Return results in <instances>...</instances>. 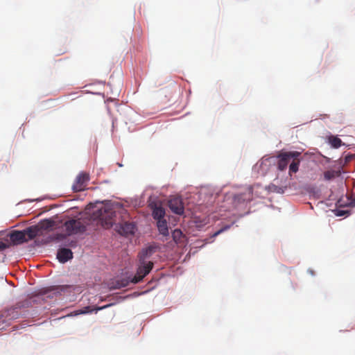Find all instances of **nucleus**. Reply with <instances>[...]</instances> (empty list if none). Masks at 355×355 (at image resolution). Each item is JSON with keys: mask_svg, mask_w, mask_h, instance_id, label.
<instances>
[{"mask_svg": "<svg viewBox=\"0 0 355 355\" xmlns=\"http://www.w3.org/2000/svg\"><path fill=\"white\" fill-rule=\"evenodd\" d=\"M301 155L302 153L299 151H287L279 153L277 156L278 159L277 168L279 171H284L287 168L288 163L291 162L289 165V175H291L292 173H297L302 160Z\"/></svg>", "mask_w": 355, "mask_h": 355, "instance_id": "1", "label": "nucleus"}, {"mask_svg": "<svg viewBox=\"0 0 355 355\" xmlns=\"http://www.w3.org/2000/svg\"><path fill=\"white\" fill-rule=\"evenodd\" d=\"M63 233L56 234L55 240H62L68 236L84 232L86 230L85 225L80 219H71L66 221L62 226Z\"/></svg>", "mask_w": 355, "mask_h": 355, "instance_id": "2", "label": "nucleus"}, {"mask_svg": "<svg viewBox=\"0 0 355 355\" xmlns=\"http://www.w3.org/2000/svg\"><path fill=\"white\" fill-rule=\"evenodd\" d=\"M36 237L35 227H28L26 229L19 231L13 230L7 234L6 238L10 240V245H20ZM8 241V239H6Z\"/></svg>", "mask_w": 355, "mask_h": 355, "instance_id": "3", "label": "nucleus"}, {"mask_svg": "<svg viewBox=\"0 0 355 355\" xmlns=\"http://www.w3.org/2000/svg\"><path fill=\"white\" fill-rule=\"evenodd\" d=\"M94 216L98 218L108 228L113 225V217L115 216V211L110 205H103L94 213Z\"/></svg>", "mask_w": 355, "mask_h": 355, "instance_id": "4", "label": "nucleus"}, {"mask_svg": "<svg viewBox=\"0 0 355 355\" xmlns=\"http://www.w3.org/2000/svg\"><path fill=\"white\" fill-rule=\"evenodd\" d=\"M139 266L137 268L136 275L131 279L133 284H137L141 282L152 270L153 263L152 261H139Z\"/></svg>", "mask_w": 355, "mask_h": 355, "instance_id": "5", "label": "nucleus"}, {"mask_svg": "<svg viewBox=\"0 0 355 355\" xmlns=\"http://www.w3.org/2000/svg\"><path fill=\"white\" fill-rule=\"evenodd\" d=\"M168 207L171 211L178 215H182L184 207L182 199L179 196L171 197L168 202Z\"/></svg>", "mask_w": 355, "mask_h": 355, "instance_id": "6", "label": "nucleus"}, {"mask_svg": "<svg viewBox=\"0 0 355 355\" xmlns=\"http://www.w3.org/2000/svg\"><path fill=\"white\" fill-rule=\"evenodd\" d=\"M89 180V175L87 173L82 172L76 178L72 186V189L75 192L83 191Z\"/></svg>", "mask_w": 355, "mask_h": 355, "instance_id": "7", "label": "nucleus"}, {"mask_svg": "<svg viewBox=\"0 0 355 355\" xmlns=\"http://www.w3.org/2000/svg\"><path fill=\"white\" fill-rule=\"evenodd\" d=\"M31 227H35L37 236L42 230H51L56 229L58 227V225L53 220L44 219L41 220L37 225L31 226Z\"/></svg>", "mask_w": 355, "mask_h": 355, "instance_id": "8", "label": "nucleus"}, {"mask_svg": "<svg viewBox=\"0 0 355 355\" xmlns=\"http://www.w3.org/2000/svg\"><path fill=\"white\" fill-rule=\"evenodd\" d=\"M57 258L61 263H65L73 258V253L69 248H61L58 251Z\"/></svg>", "mask_w": 355, "mask_h": 355, "instance_id": "9", "label": "nucleus"}, {"mask_svg": "<svg viewBox=\"0 0 355 355\" xmlns=\"http://www.w3.org/2000/svg\"><path fill=\"white\" fill-rule=\"evenodd\" d=\"M252 191L251 189H248L246 192L239 193L234 196V201L236 203H240L247 200H250L252 198Z\"/></svg>", "mask_w": 355, "mask_h": 355, "instance_id": "10", "label": "nucleus"}, {"mask_svg": "<svg viewBox=\"0 0 355 355\" xmlns=\"http://www.w3.org/2000/svg\"><path fill=\"white\" fill-rule=\"evenodd\" d=\"M155 252V248L153 246H149L145 249H143L139 254V261H147L152 254Z\"/></svg>", "mask_w": 355, "mask_h": 355, "instance_id": "11", "label": "nucleus"}, {"mask_svg": "<svg viewBox=\"0 0 355 355\" xmlns=\"http://www.w3.org/2000/svg\"><path fill=\"white\" fill-rule=\"evenodd\" d=\"M165 216V209L162 206L155 205L153 207V216L154 219L159 220L164 219Z\"/></svg>", "mask_w": 355, "mask_h": 355, "instance_id": "12", "label": "nucleus"}, {"mask_svg": "<svg viewBox=\"0 0 355 355\" xmlns=\"http://www.w3.org/2000/svg\"><path fill=\"white\" fill-rule=\"evenodd\" d=\"M135 230V225L132 223H124L121 225V234L125 235L133 234Z\"/></svg>", "mask_w": 355, "mask_h": 355, "instance_id": "13", "label": "nucleus"}, {"mask_svg": "<svg viewBox=\"0 0 355 355\" xmlns=\"http://www.w3.org/2000/svg\"><path fill=\"white\" fill-rule=\"evenodd\" d=\"M157 228L161 234L164 236L168 235V229L167 225V222L165 219L159 220L157 222Z\"/></svg>", "mask_w": 355, "mask_h": 355, "instance_id": "14", "label": "nucleus"}, {"mask_svg": "<svg viewBox=\"0 0 355 355\" xmlns=\"http://www.w3.org/2000/svg\"><path fill=\"white\" fill-rule=\"evenodd\" d=\"M172 237L173 241L176 243H180L182 242V239L184 237V234L180 229H175L172 232Z\"/></svg>", "mask_w": 355, "mask_h": 355, "instance_id": "15", "label": "nucleus"}, {"mask_svg": "<svg viewBox=\"0 0 355 355\" xmlns=\"http://www.w3.org/2000/svg\"><path fill=\"white\" fill-rule=\"evenodd\" d=\"M340 175V171H327L324 173V178L326 180H331Z\"/></svg>", "mask_w": 355, "mask_h": 355, "instance_id": "16", "label": "nucleus"}, {"mask_svg": "<svg viewBox=\"0 0 355 355\" xmlns=\"http://www.w3.org/2000/svg\"><path fill=\"white\" fill-rule=\"evenodd\" d=\"M329 143L335 148L340 147L343 144L341 139L337 137H331L329 138Z\"/></svg>", "mask_w": 355, "mask_h": 355, "instance_id": "17", "label": "nucleus"}, {"mask_svg": "<svg viewBox=\"0 0 355 355\" xmlns=\"http://www.w3.org/2000/svg\"><path fill=\"white\" fill-rule=\"evenodd\" d=\"M8 325V323L4 316L0 314V330L4 329Z\"/></svg>", "mask_w": 355, "mask_h": 355, "instance_id": "18", "label": "nucleus"}, {"mask_svg": "<svg viewBox=\"0 0 355 355\" xmlns=\"http://www.w3.org/2000/svg\"><path fill=\"white\" fill-rule=\"evenodd\" d=\"M89 306H85L83 309L77 311L76 314H85L92 312Z\"/></svg>", "mask_w": 355, "mask_h": 355, "instance_id": "19", "label": "nucleus"}, {"mask_svg": "<svg viewBox=\"0 0 355 355\" xmlns=\"http://www.w3.org/2000/svg\"><path fill=\"white\" fill-rule=\"evenodd\" d=\"M10 246V243L0 241V252L3 251Z\"/></svg>", "mask_w": 355, "mask_h": 355, "instance_id": "20", "label": "nucleus"}, {"mask_svg": "<svg viewBox=\"0 0 355 355\" xmlns=\"http://www.w3.org/2000/svg\"><path fill=\"white\" fill-rule=\"evenodd\" d=\"M229 228V226H227L224 228H222L220 230H219L218 231L216 232L213 235H212V237H216V236L219 235L221 232H223L224 230H227Z\"/></svg>", "mask_w": 355, "mask_h": 355, "instance_id": "21", "label": "nucleus"}, {"mask_svg": "<svg viewBox=\"0 0 355 355\" xmlns=\"http://www.w3.org/2000/svg\"><path fill=\"white\" fill-rule=\"evenodd\" d=\"M111 306V304H107V305H105V306H103L96 307V308L95 309V311H99V310L104 309H105V308H107V307H109V306Z\"/></svg>", "mask_w": 355, "mask_h": 355, "instance_id": "22", "label": "nucleus"}, {"mask_svg": "<svg viewBox=\"0 0 355 355\" xmlns=\"http://www.w3.org/2000/svg\"><path fill=\"white\" fill-rule=\"evenodd\" d=\"M68 287V286H59V288L60 289V291H64L65 288H67Z\"/></svg>", "mask_w": 355, "mask_h": 355, "instance_id": "23", "label": "nucleus"}, {"mask_svg": "<svg viewBox=\"0 0 355 355\" xmlns=\"http://www.w3.org/2000/svg\"><path fill=\"white\" fill-rule=\"evenodd\" d=\"M337 215H338V216H342V215H343V214L340 212V213H338Z\"/></svg>", "mask_w": 355, "mask_h": 355, "instance_id": "24", "label": "nucleus"}, {"mask_svg": "<svg viewBox=\"0 0 355 355\" xmlns=\"http://www.w3.org/2000/svg\"><path fill=\"white\" fill-rule=\"evenodd\" d=\"M125 286H127V284H123L121 286L124 287Z\"/></svg>", "mask_w": 355, "mask_h": 355, "instance_id": "25", "label": "nucleus"}]
</instances>
